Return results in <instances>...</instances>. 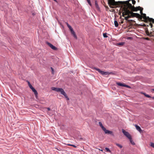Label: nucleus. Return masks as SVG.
Masks as SVG:
<instances>
[{
	"instance_id": "f257e3e1",
	"label": "nucleus",
	"mask_w": 154,
	"mask_h": 154,
	"mask_svg": "<svg viewBox=\"0 0 154 154\" xmlns=\"http://www.w3.org/2000/svg\"><path fill=\"white\" fill-rule=\"evenodd\" d=\"M121 5V10L122 12V16L125 17V19L126 20H128V19L131 17H140V15L138 13H134L130 11L123 4Z\"/></svg>"
},
{
	"instance_id": "f03ea898",
	"label": "nucleus",
	"mask_w": 154,
	"mask_h": 154,
	"mask_svg": "<svg viewBox=\"0 0 154 154\" xmlns=\"http://www.w3.org/2000/svg\"><path fill=\"white\" fill-rule=\"evenodd\" d=\"M130 0H128L126 1L120 2V3H122V4H123L126 7V8H127L128 9H129L130 11H131L132 12L133 11H137L140 9L141 7L140 6L136 7H135L134 6H133L129 2Z\"/></svg>"
},
{
	"instance_id": "7ed1b4c3",
	"label": "nucleus",
	"mask_w": 154,
	"mask_h": 154,
	"mask_svg": "<svg viewBox=\"0 0 154 154\" xmlns=\"http://www.w3.org/2000/svg\"><path fill=\"white\" fill-rule=\"evenodd\" d=\"M108 4L111 8H113V6H116L120 5V4H122L120 2L122 1L115 2V0H108Z\"/></svg>"
},
{
	"instance_id": "20e7f679",
	"label": "nucleus",
	"mask_w": 154,
	"mask_h": 154,
	"mask_svg": "<svg viewBox=\"0 0 154 154\" xmlns=\"http://www.w3.org/2000/svg\"><path fill=\"white\" fill-rule=\"evenodd\" d=\"M94 69L97 71L99 72L100 74L103 75H109L112 73L111 72H104L101 71L100 69L97 68L96 67H94Z\"/></svg>"
},
{
	"instance_id": "39448f33",
	"label": "nucleus",
	"mask_w": 154,
	"mask_h": 154,
	"mask_svg": "<svg viewBox=\"0 0 154 154\" xmlns=\"http://www.w3.org/2000/svg\"><path fill=\"white\" fill-rule=\"evenodd\" d=\"M51 89L52 90L58 92H60L62 94L65 92L63 89L62 88L53 87L51 88Z\"/></svg>"
},
{
	"instance_id": "423d86ee",
	"label": "nucleus",
	"mask_w": 154,
	"mask_h": 154,
	"mask_svg": "<svg viewBox=\"0 0 154 154\" xmlns=\"http://www.w3.org/2000/svg\"><path fill=\"white\" fill-rule=\"evenodd\" d=\"M122 133L125 136H126L128 139L130 138L131 136L128 132L125 131L124 129H122Z\"/></svg>"
},
{
	"instance_id": "0eeeda50",
	"label": "nucleus",
	"mask_w": 154,
	"mask_h": 154,
	"mask_svg": "<svg viewBox=\"0 0 154 154\" xmlns=\"http://www.w3.org/2000/svg\"><path fill=\"white\" fill-rule=\"evenodd\" d=\"M140 15V17H137V18H138L140 19H142V18H143V19L145 20V21H147L149 17H146V14H143L142 15Z\"/></svg>"
},
{
	"instance_id": "6e6552de",
	"label": "nucleus",
	"mask_w": 154,
	"mask_h": 154,
	"mask_svg": "<svg viewBox=\"0 0 154 154\" xmlns=\"http://www.w3.org/2000/svg\"><path fill=\"white\" fill-rule=\"evenodd\" d=\"M47 44L52 49H53L54 50H57V48L55 46L53 45L51 43H50L49 42H47Z\"/></svg>"
},
{
	"instance_id": "1a4fd4ad",
	"label": "nucleus",
	"mask_w": 154,
	"mask_h": 154,
	"mask_svg": "<svg viewBox=\"0 0 154 154\" xmlns=\"http://www.w3.org/2000/svg\"><path fill=\"white\" fill-rule=\"evenodd\" d=\"M116 84L118 85L119 86H121L125 87L127 88H130V87L128 85L124 84H122L119 82H117Z\"/></svg>"
},
{
	"instance_id": "9d476101",
	"label": "nucleus",
	"mask_w": 154,
	"mask_h": 154,
	"mask_svg": "<svg viewBox=\"0 0 154 154\" xmlns=\"http://www.w3.org/2000/svg\"><path fill=\"white\" fill-rule=\"evenodd\" d=\"M105 134H111L113 136L114 134L112 131L107 130L106 128L103 130Z\"/></svg>"
},
{
	"instance_id": "9b49d317",
	"label": "nucleus",
	"mask_w": 154,
	"mask_h": 154,
	"mask_svg": "<svg viewBox=\"0 0 154 154\" xmlns=\"http://www.w3.org/2000/svg\"><path fill=\"white\" fill-rule=\"evenodd\" d=\"M70 31H71V32L72 34L74 36V37L75 38H77L76 36V35L75 34V32L74 31V30L72 28L71 29H70Z\"/></svg>"
},
{
	"instance_id": "f8f14e48",
	"label": "nucleus",
	"mask_w": 154,
	"mask_h": 154,
	"mask_svg": "<svg viewBox=\"0 0 154 154\" xmlns=\"http://www.w3.org/2000/svg\"><path fill=\"white\" fill-rule=\"evenodd\" d=\"M32 90L33 91V92H34V93L35 95V97H37V95H38V93H37V91L35 90V89L34 88L32 89Z\"/></svg>"
},
{
	"instance_id": "ddd939ff",
	"label": "nucleus",
	"mask_w": 154,
	"mask_h": 154,
	"mask_svg": "<svg viewBox=\"0 0 154 154\" xmlns=\"http://www.w3.org/2000/svg\"><path fill=\"white\" fill-rule=\"evenodd\" d=\"M136 128L137 130H138L139 132H140L142 131L141 129L140 128V127L138 126L137 125H135Z\"/></svg>"
},
{
	"instance_id": "4468645a",
	"label": "nucleus",
	"mask_w": 154,
	"mask_h": 154,
	"mask_svg": "<svg viewBox=\"0 0 154 154\" xmlns=\"http://www.w3.org/2000/svg\"><path fill=\"white\" fill-rule=\"evenodd\" d=\"M99 125L100 126V127H101V128H102V130H104L105 128L103 126V125H102V123L101 122H99Z\"/></svg>"
},
{
	"instance_id": "2eb2a0df",
	"label": "nucleus",
	"mask_w": 154,
	"mask_h": 154,
	"mask_svg": "<svg viewBox=\"0 0 154 154\" xmlns=\"http://www.w3.org/2000/svg\"><path fill=\"white\" fill-rule=\"evenodd\" d=\"M63 95L64 96V97L67 100H69V98L67 96V95L66 94V93L65 92H64L63 93Z\"/></svg>"
},
{
	"instance_id": "dca6fc26",
	"label": "nucleus",
	"mask_w": 154,
	"mask_h": 154,
	"mask_svg": "<svg viewBox=\"0 0 154 154\" xmlns=\"http://www.w3.org/2000/svg\"><path fill=\"white\" fill-rule=\"evenodd\" d=\"M150 26L151 28H152V31L153 32H154V28H152L153 25H152V24L151 23H149V25H147V26Z\"/></svg>"
},
{
	"instance_id": "f3484780",
	"label": "nucleus",
	"mask_w": 154,
	"mask_h": 154,
	"mask_svg": "<svg viewBox=\"0 0 154 154\" xmlns=\"http://www.w3.org/2000/svg\"><path fill=\"white\" fill-rule=\"evenodd\" d=\"M114 25L116 27H117L118 26L119 24L117 21L116 20H115L114 22Z\"/></svg>"
},
{
	"instance_id": "a211bd4d",
	"label": "nucleus",
	"mask_w": 154,
	"mask_h": 154,
	"mask_svg": "<svg viewBox=\"0 0 154 154\" xmlns=\"http://www.w3.org/2000/svg\"><path fill=\"white\" fill-rule=\"evenodd\" d=\"M148 20L150 22H152V23H154V19H153L152 18H149Z\"/></svg>"
},
{
	"instance_id": "6ab92c4d",
	"label": "nucleus",
	"mask_w": 154,
	"mask_h": 154,
	"mask_svg": "<svg viewBox=\"0 0 154 154\" xmlns=\"http://www.w3.org/2000/svg\"><path fill=\"white\" fill-rule=\"evenodd\" d=\"M130 142L133 145H134L135 144L133 142V141L132 140L131 137L130 138H129Z\"/></svg>"
},
{
	"instance_id": "aec40b11",
	"label": "nucleus",
	"mask_w": 154,
	"mask_h": 154,
	"mask_svg": "<svg viewBox=\"0 0 154 154\" xmlns=\"http://www.w3.org/2000/svg\"><path fill=\"white\" fill-rule=\"evenodd\" d=\"M125 44V42H121L117 44V45L119 46H122L123 45Z\"/></svg>"
},
{
	"instance_id": "412c9836",
	"label": "nucleus",
	"mask_w": 154,
	"mask_h": 154,
	"mask_svg": "<svg viewBox=\"0 0 154 154\" xmlns=\"http://www.w3.org/2000/svg\"><path fill=\"white\" fill-rule=\"evenodd\" d=\"M143 8L141 7L140 9V13L141 15H142L143 14Z\"/></svg>"
},
{
	"instance_id": "4be33fe9",
	"label": "nucleus",
	"mask_w": 154,
	"mask_h": 154,
	"mask_svg": "<svg viewBox=\"0 0 154 154\" xmlns=\"http://www.w3.org/2000/svg\"><path fill=\"white\" fill-rule=\"evenodd\" d=\"M116 146H117L119 147H120V148H122V145H121L118 143H116Z\"/></svg>"
},
{
	"instance_id": "5701e85b",
	"label": "nucleus",
	"mask_w": 154,
	"mask_h": 154,
	"mask_svg": "<svg viewBox=\"0 0 154 154\" xmlns=\"http://www.w3.org/2000/svg\"><path fill=\"white\" fill-rule=\"evenodd\" d=\"M66 24L67 26H68V27L70 30L72 28L71 26L70 25H69L68 23H66Z\"/></svg>"
},
{
	"instance_id": "b1692460",
	"label": "nucleus",
	"mask_w": 154,
	"mask_h": 154,
	"mask_svg": "<svg viewBox=\"0 0 154 154\" xmlns=\"http://www.w3.org/2000/svg\"><path fill=\"white\" fill-rule=\"evenodd\" d=\"M95 6H96V7L97 8H99L98 5L97 3V2L96 1L95 2Z\"/></svg>"
},
{
	"instance_id": "393cba45",
	"label": "nucleus",
	"mask_w": 154,
	"mask_h": 154,
	"mask_svg": "<svg viewBox=\"0 0 154 154\" xmlns=\"http://www.w3.org/2000/svg\"><path fill=\"white\" fill-rule=\"evenodd\" d=\"M29 85L30 87V88L32 89L34 88L32 86V85L30 84L29 82H28Z\"/></svg>"
},
{
	"instance_id": "a878e982",
	"label": "nucleus",
	"mask_w": 154,
	"mask_h": 154,
	"mask_svg": "<svg viewBox=\"0 0 154 154\" xmlns=\"http://www.w3.org/2000/svg\"><path fill=\"white\" fill-rule=\"evenodd\" d=\"M105 149L106 150V151L107 152H111V151H110V150H109V148H108L107 147H106L105 148Z\"/></svg>"
},
{
	"instance_id": "bb28decb",
	"label": "nucleus",
	"mask_w": 154,
	"mask_h": 154,
	"mask_svg": "<svg viewBox=\"0 0 154 154\" xmlns=\"http://www.w3.org/2000/svg\"><path fill=\"white\" fill-rule=\"evenodd\" d=\"M103 37L105 38H106L107 37V36L106 35V33H103Z\"/></svg>"
},
{
	"instance_id": "cd10ccee",
	"label": "nucleus",
	"mask_w": 154,
	"mask_h": 154,
	"mask_svg": "<svg viewBox=\"0 0 154 154\" xmlns=\"http://www.w3.org/2000/svg\"><path fill=\"white\" fill-rule=\"evenodd\" d=\"M146 34L147 35H148L149 36L150 35V34L149 33V32L148 30L146 31Z\"/></svg>"
},
{
	"instance_id": "c85d7f7f",
	"label": "nucleus",
	"mask_w": 154,
	"mask_h": 154,
	"mask_svg": "<svg viewBox=\"0 0 154 154\" xmlns=\"http://www.w3.org/2000/svg\"><path fill=\"white\" fill-rule=\"evenodd\" d=\"M133 20H127L128 22L130 23H132L133 22Z\"/></svg>"
},
{
	"instance_id": "c756f323",
	"label": "nucleus",
	"mask_w": 154,
	"mask_h": 154,
	"mask_svg": "<svg viewBox=\"0 0 154 154\" xmlns=\"http://www.w3.org/2000/svg\"><path fill=\"white\" fill-rule=\"evenodd\" d=\"M68 145H69V146H73V147H74L75 148L77 147V146H76L75 145H72V144H68Z\"/></svg>"
},
{
	"instance_id": "7c9ffc66",
	"label": "nucleus",
	"mask_w": 154,
	"mask_h": 154,
	"mask_svg": "<svg viewBox=\"0 0 154 154\" xmlns=\"http://www.w3.org/2000/svg\"><path fill=\"white\" fill-rule=\"evenodd\" d=\"M88 3L90 5H91V4L90 2V0H87Z\"/></svg>"
},
{
	"instance_id": "2f4dec72",
	"label": "nucleus",
	"mask_w": 154,
	"mask_h": 154,
	"mask_svg": "<svg viewBox=\"0 0 154 154\" xmlns=\"http://www.w3.org/2000/svg\"><path fill=\"white\" fill-rule=\"evenodd\" d=\"M151 145V146L152 147H153L154 148V143H151V145Z\"/></svg>"
},
{
	"instance_id": "473e14b6",
	"label": "nucleus",
	"mask_w": 154,
	"mask_h": 154,
	"mask_svg": "<svg viewBox=\"0 0 154 154\" xmlns=\"http://www.w3.org/2000/svg\"><path fill=\"white\" fill-rule=\"evenodd\" d=\"M51 69L52 70V74H54V69L52 67H51Z\"/></svg>"
},
{
	"instance_id": "72a5a7b5",
	"label": "nucleus",
	"mask_w": 154,
	"mask_h": 154,
	"mask_svg": "<svg viewBox=\"0 0 154 154\" xmlns=\"http://www.w3.org/2000/svg\"><path fill=\"white\" fill-rule=\"evenodd\" d=\"M146 97H147L148 98H150V97H151V96H150L148 94H147L146 95Z\"/></svg>"
},
{
	"instance_id": "f704fd0d",
	"label": "nucleus",
	"mask_w": 154,
	"mask_h": 154,
	"mask_svg": "<svg viewBox=\"0 0 154 154\" xmlns=\"http://www.w3.org/2000/svg\"><path fill=\"white\" fill-rule=\"evenodd\" d=\"M143 94L145 97H146V95L147 94H146V93H142Z\"/></svg>"
},
{
	"instance_id": "c9c22d12",
	"label": "nucleus",
	"mask_w": 154,
	"mask_h": 154,
	"mask_svg": "<svg viewBox=\"0 0 154 154\" xmlns=\"http://www.w3.org/2000/svg\"><path fill=\"white\" fill-rule=\"evenodd\" d=\"M123 23V20H121V23Z\"/></svg>"
},
{
	"instance_id": "e433bc0d",
	"label": "nucleus",
	"mask_w": 154,
	"mask_h": 154,
	"mask_svg": "<svg viewBox=\"0 0 154 154\" xmlns=\"http://www.w3.org/2000/svg\"><path fill=\"white\" fill-rule=\"evenodd\" d=\"M47 109L48 111H50V109L49 108H47Z\"/></svg>"
},
{
	"instance_id": "4c0bfd02",
	"label": "nucleus",
	"mask_w": 154,
	"mask_h": 154,
	"mask_svg": "<svg viewBox=\"0 0 154 154\" xmlns=\"http://www.w3.org/2000/svg\"><path fill=\"white\" fill-rule=\"evenodd\" d=\"M99 150H100V151H102V152H103V150L102 149H100Z\"/></svg>"
},
{
	"instance_id": "58836bf2",
	"label": "nucleus",
	"mask_w": 154,
	"mask_h": 154,
	"mask_svg": "<svg viewBox=\"0 0 154 154\" xmlns=\"http://www.w3.org/2000/svg\"><path fill=\"white\" fill-rule=\"evenodd\" d=\"M152 99H154V97H151Z\"/></svg>"
},
{
	"instance_id": "ea45409f",
	"label": "nucleus",
	"mask_w": 154,
	"mask_h": 154,
	"mask_svg": "<svg viewBox=\"0 0 154 154\" xmlns=\"http://www.w3.org/2000/svg\"><path fill=\"white\" fill-rule=\"evenodd\" d=\"M137 1H138V2H139V0H138Z\"/></svg>"
},
{
	"instance_id": "a19ab883",
	"label": "nucleus",
	"mask_w": 154,
	"mask_h": 154,
	"mask_svg": "<svg viewBox=\"0 0 154 154\" xmlns=\"http://www.w3.org/2000/svg\"><path fill=\"white\" fill-rule=\"evenodd\" d=\"M152 90H153V91H154V89H153Z\"/></svg>"
},
{
	"instance_id": "79ce46f5",
	"label": "nucleus",
	"mask_w": 154,
	"mask_h": 154,
	"mask_svg": "<svg viewBox=\"0 0 154 154\" xmlns=\"http://www.w3.org/2000/svg\"><path fill=\"white\" fill-rule=\"evenodd\" d=\"M146 39H148V38H147Z\"/></svg>"
},
{
	"instance_id": "37998d69",
	"label": "nucleus",
	"mask_w": 154,
	"mask_h": 154,
	"mask_svg": "<svg viewBox=\"0 0 154 154\" xmlns=\"http://www.w3.org/2000/svg\"><path fill=\"white\" fill-rule=\"evenodd\" d=\"M122 17L121 16L120 17V18H121Z\"/></svg>"
}]
</instances>
